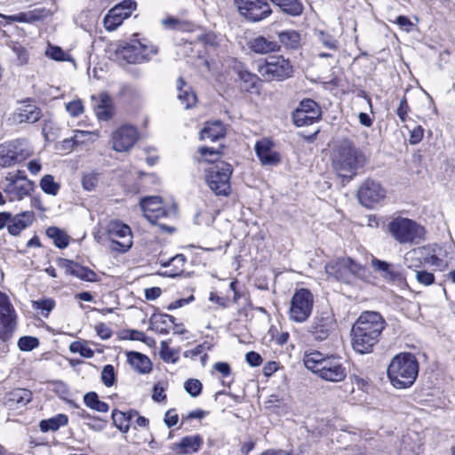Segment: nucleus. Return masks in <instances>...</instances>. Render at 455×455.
<instances>
[{"instance_id":"f257e3e1","label":"nucleus","mask_w":455,"mask_h":455,"mask_svg":"<svg viewBox=\"0 0 455 455\" xmlns=\"http://www.w3.org/2000/svg\"><path fill=\"white\" fill-rule=\"evenodd\" d=\"M386 321L376 311L363 312L351 329V344L358 354H369L379 343Z\"/></svg>"},{"instance_id":"f03ea898","label":"nucleus","mask_w":455,"mask_h":455,"mask_svg":"<svg viewBox=\"0 0 455 455\" xmlns=\"http://www.w3.org/2000/svg\"><path fill=\"white\" fill-rule=\"evenodd\" d=\"M331 159L337 173L348 180L353 179L356 170L365 163L364 156L347 139L333 143Z\"/></svg>"},{"instance_id":"7ed1b4c3","label":"nucleus","mask_w":455,"mask_h":455,"mask_svg":"<svg viewBox=\"0 0 455 455\" xmlns=\"http://www.w3.org/2000/svg\"><path fill=\"white\" fill-rule=\"evenodd\" d=\"M419 374V362L411 353H400L394 356L387 367V377L397 389L411 387Z\"/></svg>"},{"instance_id":"20e7f679","label":"nucleus","mask_w":455,"mask_h":455,"mask_svg":"<svg viewBox=\"0 0 455 455\" xmlns=\"http://www.w3.org/2000/svg\"><path fill=\"white\" fill-rule=\"evenodd\" d=\"M303 362L307 369L326 381L339 382L347 376L340 357L325 356L318 351H313L305 354Z\"/></svg>"},{"instance_id":"39448f33","label":"nucleus","mask_w":455,"mask_h":455,"mask_svg":"<svg viewBox=\"0 0 455 455\" xmlns=\"http://www.w3.org/2000/svg\"><path fill=\"white\" fill-rule=\"evenodd\" d=\"M443 256V250L436 244L422 246L406 252L403 257V263L408 268L415 272L425 265L443 269L447 266Z\"/></svg>"},{"instance_id":"423d86ee","label":"nucleus","mask_w":455,"mask_h":455,"mask_svg":"<svg viewBox=\"0 0 455 455\" xmlns=\"http://www.w3.org/2000/svg\"><path fill=\"white\" fill-rule=\"evenodd\" d=\"M392 236L400 243H419L424 240L425 228L412 220L398 217L388 224Z\"/></svg>"},{"instance_id":"0eeeda50","label":"nucleus","mask_w":455,"mask_h":455,"mask_svg":"<svg viewBox=\"0 0 455 455\" xmlns=\"http://www.w3.org/2000/svg\"><path fill=\"white\" fill-rule=\"evenodd\" d=\"M238 15L247 23H259L273 14L269 0H233Z\"/></svg>"},{"instance_id":"6e6552de","label":"nucleus","mask_w":455,"mask_h":455,"mask_svg":"<svg viewBox=\"0 0 455 455\" xmlns=\"http://www.w3.org/2000/svg\"><path fill=\"white\" fill-rule=\"evenodd\" d=\"M1 188L9 196L10 201L22 200L30 195L35 184L28 179L24 171L18 170L6 174L1 181Z\"/></svg>"},{"instance_id":"1a4fd4ad","label":"nucleus","mask_w":455,"mask_h":455,"mask_svg":"<svg viewBox=\"0 0 455 455\" xmlns=\"http://www.w3.org/2000/svg\"><path fill=\"white\" fill-rule=\"evenodd\" d=\"M313 307L314 295L312 292L308 289H299L294 292L291 299L288 311L289 319L291 322L302 323L309 318Z\"/></svg>"},{"instance_id":"9d476101","label":"nucleus","mask_w":455,"mask_h":455,"mask_svg":"<svg viewBox=\"0 0 455 455\" xmlns=\"http://www.w3.org/2000/svg\"><path fill=\"white\" fill-rule=\"evenodd\" d=\"M363 272V267L351 258H340L325 266V273L328 276L347 283L351 282L353 276H362Z\"/></svg>"},{"instance_id":"9b49d317","label":"nucleus","mask_w":455,"mask_h":455,"mask_svg":"<svg viewBox=\"0 0 455 455\" xmlns=\"http://www.w3.org/2000/svg\"><path fill=\"white\" fill-rule=\"evenodd\" d=\"M232 172L231 164L225 162L218 164L207 172L206 183L216 196H227L230 194V176Z\"/></svg>"},{"instance_id":"f8f14e48","label":"nucleus","mask_w":455,"mask_h":455,"mask_svg":"<svg viewBox=\"0 0 455 455\" xmlns=\"http://www.w3.org/2000/svg\"><path fill=\"white\" fill-rule=\"evenodd\" d=\"M108 240L110 241V249L112 251L124 253L132 246V234L131 228L124 222L113 220H110L106 228Z\"/></svg>"},{"instance_id":"ddd939ff","label":"nucleus","mask_w":455,"mask_h":455,"mask_svg":"<svg viewBox=\"0 0 455 455\" xmlns=\"http://www.w3.org/2000/svg\"><path fill=\"white\" fill-rule=\"evenodd\" d=\"M258 71L267 81H283L292 76L293 66L282 55L273 56L264 65L259 66Z\"/></svg>"},{"instance_id":"4468645a","label":"nucleus","mask_w":455,"mask_h":455,"mask_svg":"<svg viewBox=\"0 0 455 455\" xmlns=\"http://www.w3.org/2000/svg\"><path fill=\"white\" fill-rule=\"evenodd\" d=\"M16 313L8 296L0 291V339L7 341L12 338L17 328Z\"/></svg>"},{"instance_id":"2eb2a0df","label":"nucleus","mask_w":455,"mask_h":455,"mask_svg":"<svg viewBox=\"0 0 455 455\" xmlns=\"http://www.w3.org/2000/svg\"><path fill=\"white\" fill-rule=\"evenodd\" d=\"M336 320L331 311L317 313L307 327L310 336L318 341L325 340L336 328Z\"/></svg>"},{"instance_id":"dca6fc26","label":"nucleus","mask_w":455,"mask_h":455,"mask_svg":"<svg viewBox=\"0 0 455 455\" xmlns=\"http://www.w3.org/2000/svg\"><path fill=\"white\" fill-rule=\"evenodd\" d=\"M29 156L30 151L26 148L25 140H15L0 144V166L2 167H10Z\"/></svg>"},{"instance_id":"f3484780","label":"nucleus","mask_w":455,"mask_h":455,"mask_svg":"<svg viewBox=\"0 0 455 455\" xmlns=\"http://www.w3.org/2000/svg\"><path fill=\"white\" fill-rule=\"evenodd\" d=\"M157 49L153 45H147L140 40L133 39L125 43L120 49L122 57L130 64L141 63L156 54Z\"/></svg>"},{"instance_id":"a211bd4d","label":"nucleus","mask_w":455,"mask_h":455,"mask_svg":"<svg viewBox=\"0 0 455 455\" xmlns=\"http://www.w3.org/2000/svg\"><path fill=\"white\" fill-rule=\"evenodd\" d=\"M357 197L362 205L373 208L385 199L386 190L380 183L368 179L359 188Z\"/></svg>"},{"instance_id":"6ab92c4d","label":"nucleus","mask_w":455,"mask_h":455,"mask_svg":"<svg viewBox=\"0 0 455 455\" xmlns=\"http://www.w3.org/2000/svg\"><path fill=\"white\" fill-rule=\"evenodd\" d=\"M138 139L139 132L134 126L123 125L112 133V148L116 152H127L133 148Z\"/></svg>"},{"instance_id":"aec40b11","label":"nucleus","mask_w":455,"mask_h":455,"mask_svg":"<svg viewBox=\"0 0 455 455\" xmlns=\"http://www.w3.org/2000/svg\"><path fill=\"white\" fill-rule=\"evenodd\" d=\"M273 148V141L267 138L256 142L254 150L262 165H277L281 162L280 154Z\"/></svg>"},{"instance_id":"412c9836","label":"nucleus","mask_w":455,"mask_h":455,"mask_svg":"<svg viewBox=\"0 0 455 455\" xmlns=\"http://www.w3.org/2000/svg\"><path fill=\"white\" fill-rule=\"evenodd\" d=\"M33 394L27 388H14L7 392L4 405L9 411L23 410L32 401Z\"/></svg>"},{"instance_id":"4be33fe9","label":"nucleus","mask_w":455,"mask_h":455,"mask_svg":"<svg viewBox=\"0 0 455 455\" xmlns=\"http://www.w3.org/2000/svg\"><path fill=\"white\" fill-rule=\"evenodd\" d=\"M235 70L239 78L241 91L250 93L259 92L260 79L256 74L245 69L241 63L235 67Z\"/></svg>"},{"instance_id":"5701e85b","label":"nucleus","mask_w":455,"mask_h":455,"mask_svg":"<svg viewBox=\"0 0 455 455\" xmlns=\"http://www.w3.org/2000/svg\"><path fill=\"white\" fill-rule=\"evenodd\" d=\"M371 267L388 283H400L404 281V276L401 271L387 261L373 258L371 259Z\"/></svg>"},{"instance_id":"b1692460","label":"nucleus","mask_w":455,"mask_h":455,"mask_svg":"<svg viewBox=\"0 0 455 455\" xmlns=\"http://www.w3.org/2000/svg\"><path fill=\"white\" fill-rule=\"evenodd\" d=\"M280 50L284 48L286 51H298L302 46V36L300 32L295 29H283L276 32Z\"/></svg>"},{"instance_id":"393cba45","label":"nucleus","mask_w":455,"mask_h":455,"mask_svg":"<svg viewBox=\"0 0 455 455\" xmlns=\"http://www.w3.org/2000/svg\"><path fill=\"white\" fill-rule=\"evenodd\" d=\"M249 48L256 54H268L280 52L277 41L270 36H258L249 41Z\"/></svg>"},{"instance_id":"a878e982","label":"nucleus","mask_w":455,"mask_h":455,"mask_svg":"<svg viewBox=\"0 0 455 455\" xmlns=\"http://www.w3.org/2000/svg\"><path fill=\"white\" fill-rule=\"evenodd\" d=\"M33 220V212H24L14 216L11 215L7 229L12 235H17L29 226Z\"/></svg>"},{"instance_id":"bb28decb","label":"nucleus","mask_w":455,"mask_h":455,"mask_svg":"<svg viewBox=\"0 0 455 455\" xmlns=\"http://www.w3.org/2000/svg\"><path fill=\"white\" fill-rule=\"evenodd\" d=\"M270 4L278 7L281 12L291 17H299L304 12L301 0H269Z\"/></svg>"},{"instance_id":"cd10ccee","label":"nucleus","mask_w":455,"mask_h":455,"mask_svg":"<svg viewBox=\"0 0 455 455\" xmlns=\"http://www.w3.org/2000/svg\"><path fill=\"white\" fill-rule=\"evenodd\" d=\"M178 95L177 100L180 106L184 109H189L196 102V96L191 90L190 86H188L182 77H179L177 80Z\"/></svg>"},{"instance_id":"c85d7f7f","label":"nucleus","mask_w":455,"mask_h":455,"mask_svg":"<svg viewBox=\"0 0 455 455\" xmlns=\"http://www.w3.org/2000/svg\"><path fill=\"white\" fill-rule=\"evenodd\" d=\"M92 101L95 114H113L114 101L108 92H103L97 96L92 95Z\"/></svg>"},{"instance_id":"c756f323","label":"nucleus","mask_w":455,"mask_h":455,"mask_svg":"<svg viewBox=\"0 0 455 455\" xmlns=\"http://www.w3.org/2000/svg\"><path fill=\"white\" fill-rule=\"evenodd\" d=\"M127 360L132 367L139 373H148L152 370L150 359L141 353L134 351L128 352Z\"/></svg>"},{"instance_id":"7c9ffc66","label":"nucleus","mask_w":455,"mask_h":455,"mask_svg":"<svg viewBox=\"0 0 455 455\" xmlns=\"http://www.w3.org/2000/svg\"><path fill=\"white\" fill-rule=\"evenodd\" d=\"M202 444V439L198 435L185 436L180 443H173L172 449L177 454H188L196 452Z\"/></svg>"},{"instance_id":"2f4dec72","label":"nucleus","mask_w":455,"mask_h":455,"mask_svg":"<svg viewBox=\"0 0 455 455\" xmlns=\"http://www.w3.org/2000/svg\"><path fill=\"white\" fill-rule=\"evenodd\" d=\"M225 125L219 120L207 122L200 132V139L216 140L225 136Z\"/></svg>"},{"instance_id":"473e14b6","label":"nucleus","mask_w":455,"mask_h":455,"mask_svg":"<svg viewBox=\"0 0 455 455\" xmlns=\"http://www.w3.org/2000/svg\"><path fill=\"white\" fill-rule=\"evenodd\" d=\"M175 318L167 314H153L150 317V328L160 333L169 332L170 323H174Z\"/></svg>"},{"instance_id":"72a5a7b5","label":"nucleus","mask_w":455,"mask_h":455,"mask_svg":"<svg viewBox=\"0 0 455 455\" xmlns=\"http://www.w3.org/2000/svg\"><path fill=\"white\" fill-rule=\"evenodd\" d=\"M186 263V257L183 254H177L166 261L161 260V265L164 267H171L169 271L164 273L165 275L170 277H176L184 272V265Z\"/></svg>"},{"instance_id":"f704fd0d","label":"nucleus","mask_w":455,"mask_h":455,"mask_svg":"<svg viewBox=\"0 0 455 455\" xmlns=\"http://www.w3.org/2000/svg\"><path fill=\"white\" fill-rule=\"evenodd\" d=\"M68 422V418L65 414H58L48 419L41 420L39 427L40 430L44 433L48 431H56L60 427L66 426Z\"/></svg>"},{"instance_id":"c9c22d12","label":"nucleus","mask_w":455,"mask_h":455,"mask_svg":"<svg viewBox=\"0 0 455 455\" xmlns=\"http://www.w3.org/2000/svg\"><path fill=\"white\" fill-rule=\"evenodd\" d=\"M46 235L53 241L56 247L64 249L69 244V236L65 231L57 227H49L46 229Z\"/></svg>"},{"instance_id":"e433bc0d","label":"nucleus","mask_w":455,"mask_h":455,"mask_svg":"<svg viewBox=\"0 0 455 455\" xmlns=\"http://www.w3.org/2000/svg\"><path fill=\"white\" fill-rule=\"evenodd\" d=\"M84 404L98 412H108L109 406L107 403L100 401L99 395L95 392H88L84 395Z\"/></svg>"},{"instance_id":"4c0bfd02","label":"nucleus","mask_w":455,"mask_h":455,"mask_svg":"<svg viewBox=\"0 0 455 455\" xmlns=\"http://www.w3.org/2000/svg\"><path fill=\"white\" fill-rule=\"evenodd\" d=\"M136 7L137 3L134 0H123L111 8V14L119 15L125 20L132 15Z\"/></svg>"},{"instance_id":"58836bf2","label":"nucleus","mask_w":455,"mask_h":455,"mask_svg":"<svg viewBox=\"0 0 455 455\" xmlns=\"http://www.w3.org/2000/svg\"><path fill=\"white\" fill-rule=\"evenodd\" d=\"M162 204L161 197L159 196H148L144 197L140 200V206L144 212V216L147 220H153L154 216L152 212H156V207Z\"/></svg>"},{"instance_id":"ea45409f","label":"nucleus","mask_w":455,"mask_h":455,"mask_svg":"<svg viewBox=\"0 0 455 455\" xmlns=\"http://www.w3.org/2000/svg\"><path fill=\"white\" fill-rule=\"evenodd\" d=\"M322 114V110L318 103L309 98L303 99L299 101L298 107L294 108L291 114Z\"/></svg>"},{"instance_id":"a19ab883","label":"nucleus","mask_w":455,"mask_h":455,"mask_svg":"<svg viewBox=\"0 0 455 455\" xmlns=\"http://www.w3.org/2000/svg\"><path fill=\"white\" fill-rule=\"evenodd\" d=\"M152 215L154 216L153 220H148V221L157 225L161 229H163L168 233L174 232V230H175L174 228L169 227V226L158 221L161 218H164V217H166L169 215V212L166 209H164L162 206V204H159L157 207H156V212H152Z\"/></svg>"},{"instance_id":"79ce46f5","label":"nucleus","mask_w":455,"mask_h":455,"mask_svg":"<svg viewBox=\"0 0 455 455\" xmlns=\"http://www.w3.org/2000/svg\"><path fill=\"white\" fill-rule=\"evenodd\" d=\"M42 190L51 196H56L60 189V184L54 181L52 175H44L40 180Z\"/></svg>"},{"instance_id":"37998d69","label":"nucleus","mask_w":455,"mask_h":455,"mask_svg":"<svg viewBox=\"0 0 455 455\" xmlns=\"http://www.w3.org/2000/svg\"><path fill=\"white\" fill-rule=\"evenodd\" d=\"M18 114H40L41 110L36 105V101L31 98H26L18 102Z\"/></svg>"},{"instance_id":"c03bdc74","label":"nucleus","mask_w":455,"mask_h":455,"mask_svg":"<svg viewBox=\"0 0 455 455\" xmlns=\"http://www.w3.org/2000/svg\"><path fill=\"white\" fill-rule=\"evenodd\" d=\"M317 40L326 48L336 51L339 48V41L331 34L319 30L316 32Z\"/></svg>"},{"instance_id":"a18cd8bd","label":"nucleus","mask_w":455,"mask_h":455,"mask_svg":"<svg viewBox=\"0 0 455 455\" xmlns=\"http://www.w3.org/2000/svg\"><path fill=\"white\" fill-rule=\"evenodd\" d=\"M198 151L201 156L204 157L205 162L214 163L222 155V147H220L219 148L201 147Z\"/></svg>"},{"instance_id":"49530a36","label":"nucleus","mask_w":455,"mask_h":455,"mask_svg":"<svg viewBox=\"0 0 455 455\" xmlns=\"http://www.w3.org/2000/svg\"><path fill=\"white\" fill-rule=\"evenodd\" d=\"M69 349L72 353H79L81 356L85 358H92L94 352L84 341H75L70 344Z\"/></svg>"},{"instance_id":"de8ad7c7","label":"nucleus","mask_w":455,"mask_h":455,"mask_svg":"<svg viewBox=\"0 0 455 455\" xmlns=\"http://www.w3.org/2000/svg\"><path fill=\"white\" fill-rule=\"evenodd\" d=\"M111 417L114 425L121 432L127 433L129 431V424L126 422V416L124 412L118 410H113Z\"/></svg>"},{"instance_id":"09e8293b","label":"nucleus","mask_w":455,"mask_h":455,"mask_svg":"<svg viewBox=\"0 0 455 455\" xmlns=\"http://www.w3.org/2000/svg\"><path fill=\"white\" fill-rule=\"evenodd\" d=\"M74 276L86 281V282H96L97 275L94 271L89 269L88 267H82L80 265L77 266L76 269L74 271Z\"/></svg>"},{"instance_id":"8fccbe9b","label":"nucleus","mask_w":455,"mask_h":455,"mask_svg":"<svg viewBox=\"0 0 455 455\" xmlns=\"http://www.w3.org/2000/svg\"><path fill=\"white\" fill-rule=\"evenodd\" d=\"M39 346V340L36 337L23 336L18 340V347L21 351H31Z\"/></svg>"},{"instance_id":"3c124183","label":"nucleus","mask_w":455,"mask_h":455,"mask_svg":"<svg viewBox=\"0 0 455 455\" xmlns=\"http://www.w3.org/2000/svg\"><path fill=\"white\" fill-rule=\"evenodd\" d=\"M124 20V18H122L119 15H113L111 14V9L108 11V14L104 18V26L105 28L108 31H114L116 30L119 26L122 25L123 21Z\"/></svg>"},{"instance_id":"603ef678","label":"nucleus","mask_w":455,"mask_h":455,"mask_svg":"<svg viewBox=\"0 0 455 455\" xmlns=\"http://www.w3.org/2000/svg\"><path fill=\"white\" fill-rule=\"evenodd\" d=\"M291 119L296 126L302 127L318 123L321 116H291Z\"/></svg>"},{"instance_id":"864d4df0","label":"nucleus","mask_w":455,"mask_h":455,"mask_svg":"<svg viewBox=\"0 0 455 455\" xmlns=\"http://www.w3.org/2000/svg\"><path fill=\"white\" fill-rule=\"evenodd\" d=\"M46 55L57 61L69 60V56L62 50L61 47L57 45H49L46 50Z\"/></svg>"},{"instance_id":"5fc2aeb1","label":"nucleus","mask_w":455,"mask_h":455,"mask_svg":"<svg viewBox=\"0 0 455 455\" xmlns=\"http://www.w3.org/2000/svg\"><path fill=\"white\" fill-rule=\"evenodd\" d=\"M101 380L106 387H112L116 381V373L114 366L107 364L103 367L101 371Z\"/></svg>"},{"instance_id":"6e6d98bb","label":"nucleus","mask_w":455,"mask_h":455,"mask_svg":"<svg viewBox=\"0 0 455 455\" xmlns=\"http://www.w3.org/2000/svg\"><path fill=\"white\" fill-rule=\"evenodd\" d=\"M184 388L192 397H196L201 394L203 385L196 379H189L184 383Z\"/></svg>"},{"instance_id":"4d7b16f0","label":"nucleus","mask_w":455,"mask_h":455,"mask_svg":"<svg viewBox=\"0 0 455 455\" xmlns=\"http://www.w3.org/2000/svg\"><path fill=\"white\" fill-rule=\"evenodd\" d=\"M417 282L425 286L431 285L435 283V275L432 272L427 270H417L415 274Z\"/></svg>"},{"instance_id":"13d9d810","label":"nucleus","mask_w":455,"mask_h":455,"mask_svg":"<svg viewBox=\"0 0 455 455\" xmlns=\"http://www.w3.org/2000/svg\"><path fill=\"white\" fill-rule=\"evenodd\" d=\"M160 356L166 363H175L178 359L173 350L169 347L165 341L161 342Z\"/></svg>"},{"instance_id":"bf43d9fd","label":"nucleus","mask_w":455,"mask_h":455,"mask_svg":"<svg viewBox=\"0 0 455 455\" xmlns=\"http://www.w3.org/2000/svg\"><path fill=\"white\" fill-rule=\"evenodd\" d=\"M54 306L55 302L51 299L34 301V307L36 309H40L42 314L45 316H47L48 314L53 309Z\"/></svg>"},{"instance_id":"052dcab7","label":"nucleus","mask_w":455,"mask_h":455,"mask_svg":"<svg viewBox=\"0 0 455 455\" xmlns=\"http://www.w3.org/2000/svg\"><path fill=\"white\" fill-rule=\"evenodd\" d=\"M98 183V174L86 173L83 176L82 185L85 190L91 191L95 188Z\"/></svg>"},{"instance_id":"680f3d73","label":"nucleus","mask_w":455,"mask_h":455,"mask_svg":"<svg viewBox=\"0 0 455 455\" xmlns=\"http://www.w3.org/2000/svg\"><path fill=\"white\" fill-rule=\"evenodd\" d=\"M6 19L10 21L21 23H30L36 20V17L29 12H20L14 15L7 16Z\"/></svg>"},{"instance_id":"e2e57ef3","label":"nucleus","mask_w":455,"mask_h":455,"mask_svg":"<svg viewBox=\"0 0 455 455\" xmlns=\"http://www.w3.org/2000/svg\"><path fill=\"white\" fill-rule=\"evenodd\" d=\"M395 23L406 32H411L414 27L412 21L405 15L397 16Z\"/></svg>"},{"instance_id":"0e129e2a","label":"nucleus","mask_w":455,"mask_h":455,"mask_svg":"<svg viewBox=\"0 0 455 455\" xmlns=\"http://www.w3.org/2000/svg\"><path fill=\"white\" fill-rule=\"evenodd\" d=\"M247 363L252 367L259 366L262 363V357L257 352L251 351L245 355Z\"/></svg>"},{"instance_id":"69168bd1","label":"nucleus","mask_w":455,"mask_h":455,"mask_svg":"<svg viewBox=\"0 0 455 455\" xmlns=\"http://www.w3.org/2000/svg\"><path fill=\"white\" fill-rule=\"evenodd\" d=\"M95 331L101 339H108L112 336V331L103 323L96 324Z\"/></svg>"},{"instance_id":"338daca9","label":"nucleus","mask_w":455,"mask_h":455,"mask_svg":"<svg viewBox=\"0 0 455 455\" xmlns=\"http://www.w3.org/2000/svg\"><path fill=\"white\" fill-rule=\"evenodd\" d=\"M179 421V416L174 409L166 411L164 415V423L168 427H174Z\"/></svg>"},{"instance_id":"774afa93","label":"nucleus","mask_w":455,"mask_h":455,"mask_svg":"<svg viewBox=\"0 0 455 455\" xmlns=\"http://www.w3.org/2000/svg\"><path fill=\"white\" fill-rule=\"evenodd\" d=\"M66 109L69 114H82L84 106L81 100H73L66 105Z\"/></svg>"}]
</instances>
